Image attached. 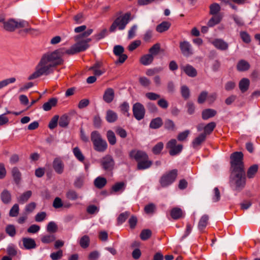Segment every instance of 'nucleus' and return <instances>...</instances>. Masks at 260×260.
I'll return each instance as SVG.
<instances>
[{
	"instance_id": "obj_1",
	"label": "nucleus",
	"mask_w": 260,
	"mask_h": 260,
	"mask_svg": "<svg viewBox=\"0 0 260 260\" xmlns=\"http://www.w3.org/2000/svg\"><path fill=\"white\" fill-rule=\"evenodd\" d=\"M89 47V44L81 41L74 44L70 49L65 51L62 49H59L52 52L44 54L36 66L35 72L29 76L28 79L29 80H33L42 75L47 76L52 73L54 69L57 66L63 63V60L61 56L64 53L73 55L86 50Z\"/></svg>"
},
{
	"instance_id": "obj_2",
	"label": "nucleus",
	"mask_w": 260,
	"mask_h": 260,
	"mask_svg": "<svg viewBox=\"0 0 260 260\" xmlns=\"http://www.w3.org/2000/svg\"><path fill=\"white\" fill-rule=\"evenodd\" d=\"M246 183V175L245 170L232 171L230 185L233 190L239 191L245 186Z\"/></svg>"
},
{
	"instance_id": "obj_3",
	"label": "nucleus",
	"mask_w": 260,
	"mask_h": 260,
	"mask_svg": "<svg viewBox=\"0 0 260 260\" xmlns=\"http://www.w3.org/2000/svg\"><path fill=\"white\" fill-rule=\"evenodd\" d=\"M133 19L130 12L125 13L115 19L110 27L109 31L113 32L115 31L117 28L119 30H124L126 25Z\"/></svg>"
},
{
	"instance_id": "obj_4",
	"label": "nucleus",
	"mask_w": 260,
	"mask_h": 260,
	"mask_svg": "<svg viewBox=\"0 0 260 260\" xmlns=\"http://www.w3.org/2000/svg\"><path fill=\"white\" fill-rule=\"evenodd\" d=\"M90 138L95 151L103 152L107 149L108 144L106 140L102 138L99 132L96 131L92 132Z\"/></svg>"
},
{
	"instance_id": "obj_5",
	"label": "nucleus",
	"mask_w": 260,
	"mask_h": 260,
	"mask_svg": "<svg viewBox=\"0 0 260 260\" xmlns=\"http://www.w3.org/2000/svg\"><path fill=\"white\" fill-rule=\"evenodd\" d=\"M243 154L242 152L236 151L230 156L231 171L244 170Z\"/></svg>"
},
{
	"instance_id": "obj_6",
	"label": "nucleus",
	"mask_w": 260,
	"mask_h": 260,
	"mask_svg": "<svg viewBox=\"0 0 260 260\" xmlns=\"http://www.w3.org/2000/svg\"><path fill=\"white\" fill-rule=\"evenodd\" d=\"M177 170L174 169L163 175L159 180L161 187H166L172 184L177 178Z\"/></svg>"
},
{
	"instance_id": "obj_7",
	"label": "nucleus",
	"mask_w": 260,
	"mask_h": 260,
	"mask_svg": "<svg viewBox=\"0 0 260 260\" xmlns=\"http://www.w3.org/2000/svg\"><path fill=\"white\" fill-rule=\"evenodd\" d=\"M133 112L134 116L137 120H142L145 114L144 106L139 102L134 104L133 106Z\"/></svg>"
},
{
	"instance_id": "obj_8",
	"label": "nucleus",
	"mask_w": 260,
	"mask_h": 260,
	"mask_svg": "<svg viewBox=\"0 0 260 260\" xmlns=\"http://www.w3.org/2000/svg\"><path fill=\"white\" fill-rule=\"evenodd\" d=\"M101 165L105 171L111 172L114 169L115 161L113 157L111 155L108 154L103 157Z\"/></svg>"
},
{
	"instance_id": "obj_9",
	"label": "nucleus",
	"mask_w": 260,
	"mask_h": 260,
	"mask_svg": "<svg viewBox=\"0 0 260 260\" xmlns=\"http://www.w3.org/2000/svg\"><path fill=\"white\" fill-rule=\"evenodd\" d=\"M179 47L181 52L185 57H189L193 54V50L191 45L187 41L180 42Z\"/></svg>"
},
{
	"instance_id": "obj_10",
	"label": "nucleus",
	"mask_w": 260,
	"mask_h": 260,
	"mask_svg": "<svg viewBox=\"0 0 260 260\" xmlns=\"http://www.w3.org/2000/svg\"><path fill=\"white\" fill-rule=\"evenodd\" d=\"M129 156L131 158L135 159L137 162L143 159L148 158L147 153L142 150L133 149L129 153Z\"/></svg>"
},
{
	"instance_id": "obj_11",
	"label": "nucleus",
	"mask_w": 260,
	"mask_h": 260,
	"mask_svg": "<svg viewBox=\"0 0 260 260\" xmlns=\"http://www.w3.org/2000/svg\"><path fill=\"white\" fill-rule=\"evenodd\" d=\"M22 246L20 247L25 250H30L36 248L37 245L33 238L29 237H23L22 238Z\"/></svg>"
},
{
	"instance_id": "obj_12",
	"label": "nucleus",
	"mask_w": 260,
	"mask_h": 260,
	"mask_svg": "<svg viewBox=\"0 0 260 260\" xmlns=\"http://www.w3.org/2000/svg\"><path fill=\"white\" fill-rule=\"evenodd\" d=\"M211 43L216 49L220 50H226L229 48L228 43L221 39H215Z\"/></svg>"
},
{
	"instance_id": "obj_13",
	"label": "nucleus",
	"mask_w": 260,
	"mask_h": 260,
	"mask_svg": "<svg viewBox=\"0 0 260 260\" xmlns=\"http://www.w3.org/2000/svg\"><path fill=\"white\" fill-rule=\"evenodd\" d=\"M52 166L54 170L57 174H61L63 173L64 165L62 160L59 158H55L53 161Z\"/></svg>"
},
{
	"instance_id": "obj_14",
	"label": "nucleus",
	"mask_w": 260,
	"mask_h": 260,
	"mask_svg": "<svg viewBox=\"0 0 260 260\" xmlns=\"http://www.w3.org/2000/svg\"><path fill=\"white\" fill-rule=\"evenodd\" d=\"M11 175L15 183L19 185L21 181V173L19 169L16 167H13L11 170Z\"/></svg>"
},
{
	"instance_id": "obj_15",
	"label": "nucleus",
	"mask_w": 260,
	"mask_h": 260,
	"mask_svg": "<svg viewBox=\"0 0 260 260\" xmlns=\"http://www.w3.org/2000/svg\"><path fill=\"white\" fill-rule=\"evenodd\" d=\"M16 19L11 18L6 21L3 27L8 31L13 32L16 29Z\"/></svg>"
},
{
	"instance_id": "obj_16",
	"label": "nucleus",
	"mask_w": 260,
	"mask_h": 260,
	"mask_svg": "<svg viewBox=\"0 0 260 260\" xmlns=\"http://www.w3.org/2000/svg\"><path fill=\"white\" fill-rule=\"evenodd\" d=\"M114 91L111 88H107L103 95V100L107 103H110L114 98Z\"/></svg>"
},
{
	"instance_id": "obj_17",
	"label": "nucleus",
	"mask_w": 260,
	"mask_h": 260,
	"mask_svg": "<svg viewBox=\"0 0 260 260\" xmlns=\"http://www.w3.org/2000/svg\"><path fill=\"white\" fill-rule=\"evenodd\" d=\"M185 73L189 77H194L197 75L196 69L190 64H187L181 68Z\"/></svg>"
},
{
	"instance_id": "obj_18",
	"label": "nucleus",
	"mask_w": 260,
	"mask_h": 260,
	"mask_svg": "<svg viewBox=\"0 0 260 260\" xmlns=\"http://www.w3.org/2000/svg\"><path fill=\"white\" fill-rule=\"evenodd\" d=\"M152 164V162L149 160L148 158H146L139 161L137 164V169L139 170H143L149 168Z\"/></svg>"
},
{
	"instance_id": "obj_19",
	"label": "nucleus",
	"mask_w": 260,
	"mask_h": 260,
	"mask_svg": "<svg viewBox=\"0 0 260 260\" xmlns=\"http://www.w3.org/2000/svg\"><path fill=\"white\" fill-rule=\"evenodd\" d=\"M57 103V99L55 98H52L48 100V102L45 103L43 105V109L45 111H48L51 109L55 107Z\"/></svg>"
},
{
	"instance_id": "obj_20",
	"label": "nucleus",
	"mask_w": 260,
	"mask_h": 260,
	"mask_svg": "<svg viewBox=\"0 0 260 260\" xmlns=\"http://www.w3.org/2000/svg\"><path fill=\"white\" fill-rule=\"evenodd\" d=\"M1 199L3 203L8 204L12 200L11 192L7 189H4L1 194Z\"/></svg>"
},
{
	"instance_id": "obj_21",
	"label": "nucleus",
	"mask_w": 260,
	"mask_h": 260,
	"mask_svg": "<svg viewBox=\"0 0 260 260\" xmlns=\"http://www.w3.org/2000/svg\"><path fill=\"white\" fill-rule=\"evenodd\" d=\"M56 237L53 234H48L42 235L41 238V242L44 244H49L55 241Z\"/></svg>"
},
{
	"instance_id": "obj_22",
	"label": "nucleus",
	"mask_w": 260,
	"mask_h": 260,
	"mask_svg": "<svg viewBox=\"0 0 260 260\" xmlns=\"http://www.w3.org/2000/svg\"><path fill=\"white\" fill-rule=\"evenodd\" d=\"M162 124L163 122L161 118L156 117L151 120L149 127L152 129H157L160 127Z\"/></svg>"
},
{
	"instance_id": "obj_23",
	"label": "nucleus",
	"mask_w": 260,
	"mask_h": 260,
	"mask_svg": "<svg viewBox=\"0 0 260 260\" xmlns=\"http://www.w3.org/2000/svg\"><path fill=\"white\" fill-rule=\"evenodd\" d=\"M171 25V24L170 22L168 21H163L157 25L156 30L159 33L164 32L168 30L170 28Z\"/></svg>"
},
{
	"instance_id": "obj_24",
	"label": "nucleus",
	"mask_w": 260,
	"mask_h": 260,
	"mask_svg": "<svg viewBox=\"0 0 260 260\" xmlns=\"http://www.w3.org/2000/svg\"><path fill=\"white\" fill-rule=\"evenodd\" d=\"M217 112L212 109H207L202 111V117L204 120H207L210 118L214 117Z\"/></svg>"
},
{
	"instance_id": "obj_25",
	"label": "nucleus",
	"mask_w": 260,
	"mask_h": 260,
	"mask_svg": "<svg viewBox=\"0 0 260 260\" xmlns=\"http://www.w3.org/2000/svg\"><path fill=\"white\" fill-rule=\"evenodd\" d=\"M118 118L117 114L116 112L111 110H108L106 112V119L109 123L114 122Z\"/></svg>"
},
{
	"instance_id": "obj_26",
	"label": "nucleus",
	"mask_w": 260,
	"mask_h": 260,
	"mask_svg": "<svg viewBox=\"0 0 260 260\" xmlns=\"http://www.w3.org/2000/svg\"><path fill=\"white\" fill-rule=\"evenodd\" d=\"M250 68L249 63L246 60H240L237 63V69L239 71L244 72L247 71Z\"/></svg>"
},
{
	"instance_id": "obj_27",
	"label": "nucleus",
	"mask_w": 260,
	"mask_h": 260,
	"mask_svg": "<svg viewBox=\"0 0 260 260\" xmlns=\"http://www.w3.org/2000/svg\"><path fill=\"white\" fill-rule=\"evenodd\" d=\"M250 81L247 78H244L239 82V86L242 92L246 91L249 86Z\"/></svg>"
},
{
	"instance_id": "obj_28",
	"label": "nucleus",
	"mask_w": 260,
	"mask_h": 260,
	"mask_svg": "<svg viewBox=\"0 0 260 260\" xmlns=\"http://www.w3.org/2000/svg\"><path fill=\"white\" fill-rule=\"evenodd\" d=\"M107 181L105 178L99 176L94 181V186L99 189L103 188L106 184Z\"/></svg>"
},
{
	"instance_id": "obj_29",
	"label": "nucleus",
	"mask_w": 260,
	"mask_h": 260,
	"mask_svg": "<svg viewBox=\"0 0 260 260\" xmlns=\"http://www.w3.org/2000/svg\"><path fill=\"white\" fill-rule=\"evenodd\" d=\"M209 220V216L206 215H203L200 218L198 228L200 231H203L207 225Z\"/></svg>"
},
{
	"instance_id": "obj_30",
	"label": "nucleus",
	"mask_w": 260,
	"mask_h": 260,
	"mask_svg": "<svg viewBox=\"0 0 260 260\" xmlns=\"http://www.w3.org/2000/svg\"><path fill=\"white\" fill-rule=\"evenodd\" d=\"M154 59V57L151 54H147L141 57L140 62L144 66H148L150 64Z\"/></svg>"
},
{
	"instance_id": "obj_31",
	"label": "nucleus",
	"mask_w": 260,
	"mask_h": 260,
	"mask_svg": "<svg viewBox=\"0 0 260 260\" xmlns=\"http://www.w3.org/2000/svg\"><path fill=\"white\" fill-rule=\"evenodd\" d=\"M170 215L174 219H178L182 215V210L178 207L173 208L170 211Z\"/></svg>"
},
{
	"instance_id": "obj_32",
	"label": "nucleus",
	"mask_w": 260,
	"mask_h": 260,
	"mask_svg": "<svg viewBox=\"0 0 260 260\" xmlns=\"http://www.w3.org/2000/svg\"><path fill=\"white\" fill-rule=\"evenodd\" d=\"M126 184L124 182H119L116 183L112 187L113 191L122 192L125 189Z\"/></svg>"
},
{
	"instance_id": "obj_33",
	"label": "nucleus",
	"mask_w": 260,
	"mask_h": 260,
	"mask_svg": "<svg viewBox=\"0 0 260 260\" xmlns=\"http://www.w3.org/2000/svg\"><path fill=\"white\" fill-rule=\"evenodd\" d=\"M164 128L170 131H174L176 129L174 122L170 119H166L165 120Z\"/></svg>"
},
{
	"instance_id": "obj_34",
	"label": "nucleus",
	"mask_w": 260,
	"mask_h": 260,
	"mask_svg": "<svg viewBox=\"0 0 260 260\" xmlns=\"http://www.w3.org/2000/svg\"><path fill=\"white\" fill-rule=\"evenodd\" d=\"M31 195L32 192L30 190L24 192L19 198H18V201L21 204H24L28 201Z\"/></svg>"
},
{
	"instance_id": "obj_35",
	"label": "nucleus",
	"mask_w": 260,
	"mask_h": 260,
	"mask_svg": "<svg viewBox=\"0 0 260 260\" xmlns=\"http://www.w3.org/2000/svg\"><path fill=\"white\" fill-rule=\"evenodd\" d=\"M106 137L110 145H114L116 143V138L115 133L112 130L107 131Z\"/></svg>"
},
{
	"instance_id": "obj_36",
	"label": "nucleus",
	"mask_w": 260,
	"mask_h": 260,
	"mask_svg": "<svg viewBox=\"0 0 260 260\" xmlns=\"http://www.w3.org/2000/svg\"><path fill=\"white\" fill-rule=\"evenodd\" d=\"M205 134H201L198 137L196 138L192 142L193 147L195 148L197 146L200 145L206 139Z\"/></svg>"
},
{
	"instance_id": "obj_37",
	"label": "nucleus",
	"mask_w": 260,
	"mask_h": 260,
	"mask_svg": "<svg viewBox=\"0 0 260 260\" xmlns=\"http://www.w3.org/2000/svg\"><path fill=\"white\" fill-rule=\"evenodd\" d=\"M221 17L220 15H214L208 22V26L209 27H213L218 24L221 20Z\"/></svg>"
},
{
	"instance_id": "obj_38",
	"label": "nucleus",
	"mask_w": 260,
	"mask_h": 260,
	"mask_svg": "<svg viewBox=\"0 0 260 260\" xmlns=\"http://www.w3.org/2000/svg\"><path fill=\"white\" fill-rule=\"evenodd\" d=\"M66 196L68 199L72 201H75L79 198L78 194L73 189H69L68 190Z\"/></svg>"
},
{
	"instance_id": "obj_39",
	"label": "nucleus",
	"mask_w": 260,
	"mask_h": 260,
	"mask_svg": "<svg viewBox=\"0 0 260 260\" xmlns=\"http://www.w3.org/2000/svg\"><path fill=\"white\" fill-rule=\"evenodd\" d=\"M210 14L212 15H217L220 11L221 8L220 5L217 3H213L210 7Z\"/></svg>"
},
{
	"instance_id": "obj_40",
	"label": "nucleus",
	"mask_w": 260,
	"mask_h": 260,
	"mask_svg": "<svg viewBox=\"0 0 260 260\" xmlns=\"http://www.w3.org/2000/svg\"><path fill=\"white\" fill-rule=\"evenodd\" d=\"M258 170V166L253 165L250 167L247 171V177L248 178H252L254 177Z\"/></svg>"
},
{
	"instance_id": "obj_41",
	"label": "nucleus",
	"mask_w": 260,
	"mask_h": 260,
	"mask_svg": "<svg viewBox=\"0 0 260 260\" xmlns=\"http://www.w3.org/2000/svg\"><path fill=\"white\" fill-rule=\"evenodd\" d=\"M90 239L87 235H84L80 239L79 244L80 246L83 248H86L89 245Z\"/></svg>"
},
{
	"instance_id": "obj_42",
	"label": "nucleus",
	"mask_w": 260,
	"mask_h": 260,
	"mask_svg": "<svg viewBox=\"0 0 260 260\" xmlns=\"http://www.w3.org/2000/svg\"><path fill=\"white\" fill-rule=\"evenodd\" d=\"M73 152L76 157V158L81 162H83L84 160V156L83 155L82 152L80 149L78 147H75L73 150Z\"/></svg>"
},
{
	"instance_id": "obj_43",
	"label": "nucleus",
	"mask_w": 260,
	"mask_h": 260,
	"mask_svg": "<svg viewBox=\"0 0 260 260\" xmlns=\"http://www.w3.org/2000/svg\"><path fill=\"white\" fill-rule=\"evenodd\" d=\"M120 111L124 115H126L127 117H129L130 116V113H129V106L127 102H124L120 106Z\"/></svg>"
},
{
	"instance_id": "obj_44",
	"label": "nucleus",
	"mask_w": 260,
	"mask_h": 260,
	"mask_svg": "<svg viewBox=\"0 0 260 260\" xmlns=\"http://www.w3.org/2000/svg\"><path fill=\"white\" fill-rule=\"evenodd\" d=\"M69 123V117L67 115H63L59 120V125L61 127H67Z\"/></svg>"
},
{
	"instance_id": "obj_45",
	"label": "nucleus",
	"mask_w": 260,
	"mask_h": 260,
	"mask_svg": "<svg viewBox=\"0 0 260 260\" xmlns=\"http://www.w3.org/2000/svg\"><path fill=\"white\" fill-rule=\"evenodd\" d=\"M215 126L216 123L214 122H211L208 123L205 126L204 133L203 134H205L206 135L211 134L215 128Z\"/></svg>"
},
{
	"instance_id": "obj_46",
	"label": "nucleus",
	"mask_w": 260,
	"mask_h": 260,
	"mask_svg": "<svg viewBox=\"0 0 260 260\" xmlns=\"http://www.w3.org/2000/svg\"><path fill=\"white\" fill-rule=\"evenodd\" d=\"M7 252L10 256H15L17 253L16 246L12 243L9 244L7 248Z\"/></svg>"
},
{
	"instance_id": "obj_47",
	"label": "nucleus",
	"mask_w": 260,
	"mask_h": 260,
	"mask_svg": "<svg viewBox=\"0 0 260 260\" xmlns=\"http://www.w3.org/2000/svg\"><path fill=\"white\" fill-rule=\"evenodd\" d=\"M183 149L182 145L179 144L169 150V154L171 156L176 155L180 153Z\"/></svg>"
},
{
	"instance_id": "obj_48",
	"label": "nucleus",
	"mask_w": 260,
	"mask_h": 260,
	"mask_svg": "<svg viewBox=\"0 0 260 260\" xmlns=\"http://www.w3.org/2000/svg\"><path fill=\"white\" fill-rule=\"evenodd\" d=\"M129 215V213L127 211L121 213L117 218V224L118 225L122 224L125 221Z\"/></svg>"
},
{
	"instance_id": "obj_49",
	"label": "nucleus",
	"mask_w": 260,
	"mask_h": 260,
	"mask_svg": "<svg viewBox=\"0 0 260 260\" xmlns=\"http://www.w3.org/2000/svg\"><path fill=\"white\" fill-rule=\"evenodd\" d=\"M19 211V205L17 204H15L11 208L9 211V216L10 217H16L18 216Z\"/></svg>"
},
{
	"instance_id": "obj_50",
	"label": "nucleus",
	"mask_w": 260,
	"mask_h": 260,
	"mask_svg": "<svg viewBox=\"0 0 260 260\" xmlns=\"http://www.w3.org/2000/svg\"><path fill=\"white\" fill-rule=\"evenodd\" d=\"M160 49V44L158 43L155 44L149 49V54H151L153 56L156 55L159 53Z\"/></svg>"
},
{
	"instance_id": "obj_51",
	"label": "nucleus",
	"mask_w": 260,
	"mask_h": 260,
	"mask_svg": "<svg viewBox=\"0 0 260 260\" xmlns=\"http://www.w3.org/2000/svg\"><path fill=\"white\" fill-rule=\"evenodd\" d=\"M181 93L182 96L185 99L187 100L190 96V90L188 87L186 85H183L181 87Z\"/></svg>"
},
{
	"instance_id": "obj_52",
	"label": "nucleus",
	"mask_w": 260,
	"mask_h": 260,
	"mask_svg": "<svg viewBox=\"0 0 260 260\" xmlns=\"http://www.w3.org/2000/svg\"><path fill=\"white\" fill-rule=\"evenodd\" d=\"M164 143L161 142L157 143L152 148V152L154 154H158L164 148Z\"/></svg>"
},
{
	"instance_id": "obj_53",
	"label": "nucleus",
	"mask_w": 260,
	"mask_h": 260,
	"mask_svg": "<svg viewBox=\"0 0 260 260\" xmlns=\"http://www.w3.org/2000/svg\"><path fill=\"white\" fill-rule=\"evenodd\" d=\"M151 231L149 229L143 230L140 234V238L142 240H146L151 236Z\"/></svg>"
},
{
	"instance_id": "obj_54",
	"label": "nucleus",
	"mask_w": 260,
	"mask_h": 260,
	"mask_svg": "<svg viewBox=\"0 0 260 260\" xmlns=\"http://www.w3.org/2000/svg\"><path fill=\"white\" fill-rule=\"evenodd\" d=\"M15 81L16 78L14 77L6 79L0 81V89L7 86L8 84L10 83H14Z\"/></svg>"
},
{
	"instance_id": "obj_55",
	"label": "nucleus",
	"mask_w": 260,
	"mask_h": 260,
	"mask_svg": "<svg viewBox=\"0 0 260 260\" xmlns=\"http://www.w3.org/2000/svg\"><path fill=\"white\" fill-rule=\"evenodd\" d=\"M6 232L10 237H14L16 235V229L14 225L9 224L6 228Z\"/></svg>"
},
{
	"instance_id": "obj_56",
	"label": "nucleus",
	"mask_w": 260,
	"mask_h": 260,
	"mask_svg": "<svg viewBox=\"0 0 260 260\" xmlns=\"http://www.w3.org/2000/svg\"><path fill=\"white\" fill-rule=\"evenodd\" d=\"M63 255V251L59 249L56 252H52L50 254V257L52 260H58L60 259Z\"/></svg>"
},
{
	"instance_id": "obj_57",
	"label": "nucleus",
	"mask_w": 260,
	"mask_h": 260,
	"mask_svg": "<svg viewBox=\"0 0 260 260\" xmlns=\"http://www.w3.org/2000/svg\"><path fill=\"white\" fill-rule=\"evenodd\" d=\"M57 230V226L54 221H50L47 226V231L49 233H55Z\"/></svg>"
},
{
	"instance_id": "obj_58",
	"label": "nucleus",
	"mask_w": 260,
	"mask_h": 260,
	"mask_svg": "<svg viewBox=\"0 0 260 260\" xmlns=\"http://www.w3.org/2000/svg\"><path fill=\"white\" fill-rule=\"evenodd\" d=\"M102 119L99 114L93 117V124L95 128H100L102 125Z\"/></svg>"
},
{
	"instance_id": "obj_59",
	"label": "nucleus",
	"mask_w": 260,
	"mask_h": 260,
	"mask_svg": "<svg viewBox=\"0 0 260 260\" xmlns=\"http://www.w3.org/2000/svg\"><path fill=\"white\" fill-rule=\"evenodd\" d=\"M107 35V30L105 28L103 29L101 32L99 33L94 35L92 37L96 40V41H98L103 38H104Z\"/></svg>"
},
{
	"instance_id": "obj_60",
	"label": "nucleus",
	"mask_w": 260,
	"mask_h": 260,
	"mask_svg": "<svg viewBox=\"0 0 260 260\" xmlns=\"http://www.w3.org/2000/svg\"><path fill=\"white\" fill-rule=\"evenodd\" d=\"M59 119L58 115H55L49 122L48 127L50 129H53L57 125V122Z\"/></svg>"
},
{
	"instance_id": "obj_61",
	"label": "nucleus",
	"mask_w": 260,
	"mask_h": 260,
	"mask_svg": "<svg viewBox=\"0 0 260 260\" xmlns=\"http://www.w3.org/2000/svg\"><path fill=\"white\" fill-rule=\"evenodd\" d=\"M240 36L242 41L245 43H249L250 42V36L247 32L242 31L240 32Z\"/></svg>"
},
{
	"instance_id": "obj_62",
	"label": "nucleus",
	"mask_w": 260,
	"mask_h": 260,
	"mask_svg": "<svg viewBox=\"0 0 260 260\" xmlns=\"http://www.w3.org/2000/svg\"><path fill=\"white\" fill-rule=\"evenodd\" d=\"M124 49L121 45H115L113 48V53L116 56L123 54Z\"/></svg>"
},
{
	"instance_id": "obj_63",
	"label": "nucleus",
	"mask_w": 260,
	"mask_h": 260,
	"mask_svg": "<svg viewBox=\"0 0 260 260\" xmlns=\"http://www.w3.org/2000/svg\"><path fill=\"white\" fill-rule=\"evenodd\" d=\"M214 194L212 200L213 202H217L220 199V193L218 187H215L213 189Z\"/></svg>"
},
{
	"instance_id": "obj_64",
	"label": "nucleus",
	"mask_w": 260,
	"mask_h": 260,
	"mask_svg": "<svg viewBox=\"0 0 260 260\" xmlns=\"http://www.w3.org/2000/svg\"><path fill=\"white\" fill-rule=\"evenodd\" d=\"M155 208V205L153 203H150L145 206L144 210L147 214H152L154 212Z\"/></svg>"
}]
</instances>
